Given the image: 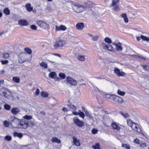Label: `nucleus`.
<instances>
[{
	"label": "nucleus",
	"mask_w": 149,
	"mask_h": 149,
	"mask_svg": "<svg viewBox=\"0 0 149 149\" xmlns=\"http://www.w3.org/2000/svg\"><path fill=\"white\" fill-rule=\"evenodd\" d=\"M12 120L10 123L11 126L13 128H21L20 127L21 123V120L15 117H11Z\"/></svg>",
	"instance_id": "f257e3e1"
},
{
	"label": "nucleus",
	"mask_w": 149,
	"mask_h": 149,
	"mask_svg": "<svg viewBox=\"0 0 149 149\" xmlns=\"http://www.w3.org/2000/svg\"><path fill=\"white\" fill-rule=\"evenodd\" d=\"M72 7L73 10L77 13H80L86 10V8L82 5L74 3L72 4Z\"/></svg>",
	"instance_id": "f03ea898"
},
{
	"label": "nucleus",
	"mask_w": 149,
	"mask_h": 149,
	"mask_svg": "<svg viewBox=\"0 0 149 149\" xmlns=\"http://www.w3.org/2000/svg\"><path fill=\"white\" fill-rule=\"evenodd\" d=\"M28 56V55L26 53H21L19 55V59L18 60L19 63H22L25 61H29L31 60V58L28 59L27 58Z\"/></svg>",
	"instance_id": "7ed1b4c3"
},
{
	"label": "nucleus",
	"mask_w": 149,
	"mask_h": 149,
	"mask_svg": "<svg viewBox=\"0 0 149 149\" xmlns=\"http://www.w3.org/2000/svg\"><path fill=\"white\" fill-rule=\"evenodd\" d=\"M65 44V41L63 40H59L56 41L54 45V49H57L59 47H62Z\"/></svg>",
	"instance_id": "20e7f679"
},
{
	"label": "nucleus",
	"mask_w": 149,
	"mask_h": 149,
	"mask_svg": "<svg viewBox=\"0 0 149 149\" xmlns=\"http://www.w3.org/2000/svg\"><path fill=\"white\" fill-rule=\"evenodd\" d=\"M101 46L103 49L107 50L110 51L112 52L114 50L113 46L109 44H106L105 43H102Z\"/></svg>",
	"instance_id": "39448f33"
},
{
	"label": "nucleus",
	"mask_w": 149,
	"mask_h": 149,
	"mask_svg": "<svg viewBox=\"0 0 149 149\" xmlns=\"http://www.w3.org/2000/svg\"><path fill=\"white\" fill-rule=\"evenodd\" d=\"M36 23L39 26L43 29H47L49 27L48 24L42 21H38Z\"/></svg>",
	"instance_id": "423d86ee"
},
{
	"label": "nucleus",
	"mask_w": 149,
	"mask_h": 149,
	"mask_svg": "<svg viewBox=\"0 0 149 149\" xmlns=\"http://www.w3.org/2000/svg\"><path fill=\"white\" fill-rule=\"evenodd\" d=\"M74 122L79 127H82L84 125V122L79 120L77 117H75L73 119Z\"/></svg>",
	"instance_id": "0eeeda50"
},
{
	"label": "nucleus",
	"mask_w": 149,
	"mask_h": 149,
	"mask_svg": "<svg viewBox=\"0 0 149 149\" xmlns=\"http://www.w3.org/2000/svg\"><path fill=\"white\" fill-rule=\"evenodd\" d=\"M66 81L67 83H69L73 86H75L77 84V81L70 77H67Z\"/></svg>",
	"instance_id": "6e6552de"
},
{
	"label": "nucleus",
	"mask_w": 149,
	"mask_h": 149,
	"mask_svg": "<svg viewBox=\"0 0 149 149\" xmlns=\"http://www.w3.org/2000/svg\"><path fill=\"white\" fill-rule=\"evenodd\" d=\"M114 72L118 77L123 76L125 74L124 72L123 71L120 72V70L117 67L114 68Z\"/></svg>",
	"instance_id": "1a4fd4ad"
},
{
	"label": "nucleus",
	"mask_w": 149,
	"mask_h": 149,
	"mask_svg": "<svg viewBox=\"0 0 149 149\" xmlns=\"http://www.w3.org/2000/svg\"><path fill=\"white\" fill-rule=\"evenodd\" d=\"M112 100H114L116 102L120 103L123 102V100L121 97L114 95L112 97Z\"/></svg>",
	"instance_id": "9d476101"
},
{
	"label": "nucleus",
	"mask_w": 149,
	"mask_h": 149,
	"mask_svg": "<svg viewBox=\"0 0 149 149\" xmlns=\"http://www.w3.org/2000/svg\"><path fill=\"white\" fill-rule=\"evenodd\" d=\"M49 77L50 78L54 79L55 81H58L59 79V78L57 77L56 72H50L49 74Z\"/></svg>",
	"instance_id": "9b49d317"
},
{
	"label": "nucleus",
	"mask_w": 149,
	"mask_h": 149,
	"mask_svg": "<svg viewBox=\"0 0 149 149\" xmlns=\"http://www.w3.org/2000/svg\"><path fill=\"white\" fill-rule=\"evenodd\" d=\"M112 44L116 46L115 49L118 51H121L123 49L121 43L118 42L117 43L113 42Z\"/></svg>",
	"instance_id": "f8f14e48"
},
{
	"label": "nucleus",
	"mask_w": 149,
	"mask_h": 149,
	"mask_svg": "<svg viewBox=\"0 0 149 149\" xmlns=\"http://www.w3.org/2000/svg\"><path fill=\"white\" fill-rule=\"evenodd\" d=\"M56 31H64L67 29L66 27L64 25H61L59 26L56 25L55 26Z\"/></svg>",
	"instance_id": "ddd939ff"
},
{
	"label": "nucleus",
	"mask_w": 149,
	"mask_h": 149,
	"mask_svg": "<svg viewBox=\"0 0 149 149\" xmlns=\"http://www.w3.org/2000/svg\"><path fill=\"white\" fill-rule=\"evenodd\" d=\"M73 143L77 146L80 145V140L75 136H73L72 137Z\"/></svg>",
	"instance_id": "4468645a"
},
{
	"label": "nucleus",
	"mask_w": 149,
	"mask_h": 149,
	"mask_svg": "<svg viewBox=\"0 0 149 149\" xmlns=\"http://www.w3.org/2000/svg\"><path fill=\"white\" fill-rule=\"evenodd\" d=\"M68 106L70 110L72 111L73 114L74 112H76L75 111L76 110V107L74 105L69 103L68 104Z\"/></svg>",
	"instance_id": "2eb2a0df"
},
{
	"label": "nucleus",
	"mask_w": 149,
	"mask_h": 149,
	"mask_svg": "<svg viewBox=\"0 0 149 149\" xmlns=\"http://www.w3.org/2000/svg\"><path fill=\"white\" fill-rule=\"evenodd\" d=\"M111 126L113 129L118 131L120 129V127L115 122H113L111 123Z\"/></svg>",
	"instance_id": "dca6fc26"
},
{
	"label": "nucleus",
	"mask_w": 149,
	"mask_h": 149,
	"mask_svg": "<svg viewBox=\"0 0 149 149\" xmlns=\"http://www.w3.org/2000/svg\"><path fill=\"white\" fill-rule=\"evenodd\" d=\"M138 124H136V123H133L132 125V126H131V127L134 130L136 131V132H140L141 130L140 129H139L138 127Z\"/></svg>",
	"instance_id": "f3484780"
},
{
	"label": "nucleus",
	"mask_w": 149,
	"mask_h": 149,
	"mask_svg": "<svg viewBox=\"0 0 149 149\" xmlns=\"http://www.w3.org/2000/svg\"><path fill=\"white\" fill-rule=\"evenodd\" d=\"M76 27L77 29L81 30L84 27V25L83 22L79 23L76 25Z\"/></svg>",
	"instance_id": "a211bd4d"
},
{
	"label": "nucleus",
	"mask_w": 149,
	"mask_h": 149,
	"mask_svg": "<svg viewBox=\"0 0 149 149\" xmlns=\"http://www.w3.org/2000/svg\"><path fill=\"white\" fill-rule=\"evenodd\" d=\"M20 111V109L18 107L12 108L11 109L12 113L14 115H16Z\"/></svg>",
	"instance_id": "6ab92c4d"
},
{
	"label": "nucleus",
	"mask_w": 149,
	"mask_h": 149,
	"mask_svg": "<svg viewBox=\"0 0 149 149\" xmlns=\"http://www.w3.org/2000/svg\"><path fill=\"white\" fill-rule=\"evenodd\" d=\"M18 24L19 25L22 26H25L28 25V22L25 20L21 19L19 20L18 22Z\"/></svg>",
	"instance_id": "aec40b11"
},
{
	"label": "nucleus",
	"mask_w": 149,
	"mask_h": 149,
	"mask_svg": "<svg viewBox=\"0 0 149 149\" xmlns=\"http://www.w3.org/2000/svg\"><path fill=\"white\" fill-rule=\"evenodd\" d=\"M28 123L23 121H21L20 126L23 129H26L28 127Z\"/></svg>",
	"instance_id": "412c9836"
},
{
	"label": "nucleus",
	"mask_w": 149,
	"mask_h": 149,
	"mask_svg": "<svg viewBox=\"0 0 149 149\" xmlns=\"http://www.w3.org/2000/svg\"><path fill=\"white\" fill-rule=\"evenodd\" d=\"M73 114L75 115H79L83 118H84L85 116L84 113L83 112L81 111L80 110H79L78 113L77 112H74Z\"/></svg>",
	"instance_id": "4be33fe9"
},
{
	"label": "nucleus",
	"mask_w": 149,
	"mask_h": 149,
	"mask_svg": "<svg viewBox=\"0 0 149 149\" xmlns=\"http://www.w3.org/2000/svg\"><path fill=\"white\" fill-rule=\"evenodd\" d=\"M92 2L89 1H86L84 2V6L86 8V10L87 8L90 7L92 5Z\"/></svg>",
	"instance_id": "5701e85b"
},
{
	"label": "nucleus",
	"mask_w": 149,
	"mask_h": 149,
	"mask_svg": "<svg viewBox=\"0 0 149 149\" xmlns=\"http://www.w3.org/2000/svg\"><path fill=\"white\" fill-rule=\"evenodd\" d=\"M25 6L27 11L31 12L33 10V8L31 7V5L30 3H27Z\"/></svg>",
	"instance_id": "b1692460"
},
{
	"label": "nucleus",
	"mask_w": 149,
	"mask_h": 149,
	"mask_svg": "<svg viewBox=\"0 0 149 149\" xmlns=\"http://www.w3.org/2000/svg\"><path fill=\"white\" fill-rule=\"evenodd\" d=\"M52 141L53 142H55L58 143L61 142V140L56 137H53L51 139Z\"/></svg>",
	"instance_id": "393cba45"
},
{
	"label": "nucleus",
	"mask_w": 149,
	"mask_h": 149,
	"mask_svg": "<svg viewBox=\"0 0 149 149\" xmlns=\"http://www.w3.org/2000/svg\"><path fill=\"white\" fill-rule=\"evenodd\" d=\"M13 136L15 137H18L19 138H21L23 136V135L21 133L15 132L14 133Z\"/></svg>",
	"instance_id": "a878e982"
},
{
	"label": "nucleus",
	"mask_w": 149,
	"mask_h": 149,
	"mask_svg": "<svg viewBox=\"0 0 149 149\" xmlns=\"http://www.w3.org/2000/svg\"><path fill=\"white\" fill-rule=\"evenodd\" d=\"M78 59L79 60L83 61H84L86 60L85 56L80 55H78Z\"/></svg>",
	"instance_id": "bb28decb"
},
{
	"label": "nucleus",
	"mask_w": 149,
	"mask_h": 149,
	"mask_svg": "<svg viewBox=\"0 0 149 149\" xmlns=\"http://www.w3.org/2000/svg\"><path fill=\"white\" fill-rule=\"evenodd\" d=\"M95 90L96 91L100 93L103 96V97H104L105 94H106L103 91H100V90L98 89L97 87H95Z\"/></svg>",
	"instance_id": "cd10ccee"
},
{
	"label": "nucleus",
	"mask_w": 149,
	"mask_h": 149,
	"mask_svg": "<svg viewBox=\"0 0 149 149\" xmlns=\"http://www.w3.org/2000/svg\"><path fill=\"white\" fill-rule=\"evenodd\" d=\"M121 16L124 18L125 22H128V20L127 19V15L126 13H123L122 14Z\"/></svg>",
	"instance_id": "c85d7f7f"
},
{
	"label": "nucleus",
	"mask_w": 149,
	"mask_h": 149,
	"mask_svg": "<svg viewBox=\"0 0 149 149\" xmlns=\"http://www.w3.org/2000/svg\"><path fill=\"white\" fill-rule=\"evenodd\" d=\"M92 148L94 149H100V146L99 143H95L92 146Z\"/></svg>",
	"instance_id": "c756f323"
},
{
	"label": "nucleus",
	"mask_w": 149,
	"mask_h": 149,
	"mask_svg": "<svg viewBox=\"0 0 149 149\" xmlns=\"http://www.w3.org/2000/svg\"><path fill=\"white\" fill-rule=\"evenodd\" d=\"M13 81L16 83H19L20 82V79L17 77H13L12 79Z\"/></svg>",
	"instance_id": "7c9ffc66"
},
{
	"label": "nucleus",
	"mask_w": 149,
	"mask_h": 149,
	"mask_svg": "<svg viewBox=\"0 0 149 149\" xmlns=\"http://www.w3.org/2000/svg\"><path fill=\"white\" fill-rule=\"evenodd\" d=\"M3 12L4 14L6 15H9L10 14V10L7 8H6L4 9Z\"/></svg>",
	"instance_id": "2f4dec72"
},
{
	"label": "nucleus",
	"mask_w": 149,
	"mask_h": 149,
	"mask_svg": "<svg viewBox=\"0 0 149 149\" xmlns=\"http://www.w3.org/2000/svg\"><path fill=\"white\" fill-rule=\"evenodd\" d=\"M140 38L143 40L148 41H149V38L143 35H141L140 36Z\"/></svg>",
	"instance_id": "473e14b6"
},
{
	"label": "nucleus",
	"mask_w": 149,
	"mask_h": 149,
	"mask_svg": "<svg viewBox=\"0 0 149 149\" xmlns=\"http://www.w3.org/2000/svg\"><path fill=\"white\" fill-rule=\"evenodd\" d=\"M10 57V55L9 53H5L3 54L2 57L5 59L8 58Z\"/></svg>",
	"instance_id": "72a5a7b5"
},
{
	"label": "nucleus",
	"mask_w": 149,
	"mask_h": 149,
	"mask_svg": "<svg viewBox=\"0 0 149 149\" xmlns=\"http://www.w3.org/2000/svg\"><path fill=\"white\" fill-rule=\"evenodd\" d=\"M41 95L43 97H47L48 95V93L46 92L42 91L41 93Z\"/></svg>",
	"instance_id": "f704fd0d"
},
{
	"label": "nucleus",
	"mask_w": 149,
	"mask_h": 149,
	"mask_svg": "<svg viewBox=\"0 0 149 149\" xmlns=\"http://www.w3.org/2000/svg\"><path fill=\"white\" fill-rule=\"evenodd\" d=\"M40 65L42 67H43L44 68H46L47 67V64L44 62H42L40 63Z\"/></svg>",
	"instance_id": "c9c22d12"
},
{
	"label": "nucleus",
	"mask_w": 149,
	"mask_h": 149,
	"mask_svg": "<svg viewBox=\"0 0 149 149\" xmlns=\"http://www.w3.org/2000/svg\"><path fill=\"white\" fill-rule=\"evenodd\" d=\"M114 95H111L109 94H105L104 97L107 98H110L112 100L113 98L112 97Z\"/></svg>",
	"instance_id": "e433bc0d"
},
{
	"label": "nucleus",
	"mask_w": 149,
	"mask_h": 149,
	"mask_svg": "<svg viewBox=\"0 0 149 149\" xmlns=\"http://www.w3.org/2000/svg\"><path fill=\"white\" fill-rule=\"evenodd\" d=\"M118 94L121 96H124L125 94V93L123 91H121L120 89H118L117 91Z\"/></svg>",
	"instance_id": "4c0bfd02"
},
{
	"label": "nucleus",
	"mask_w": 149,
	"mask_h": 149,
	"mask_svg": "<svg viewBox=\"0 0 149 149\" xmlns=\"http://www.w3.org/2000/svg\"><path fill=\"white\" fill-rule=\"evenodd\" d=\"M85 113L86 116L89 117L91 119L93 118V116L89 113L87 110L85 111Z\"/></svg>",
	"instance_id": "58836bf2"
},
{
	"label": "nucleus",
	"mask_w": 149,
	"mask_h": 149,
	"mask_svg": "<svg viewBox=\"0 0 149 149\" xmlns=\"http://www.w3.org/2000/svg\"><path fill=\"white\" fill-rule=\"evenodd\" d=\"M104 41L110 44L111 43L112 41L111 39L109 38L106 37L104 39Z\"/></svg>",
	"instance_id": "ea45409f"
},
{
	"label": "nucleus",
	"mask_w": 149,
	"mask_h": 149,
	"mask_svg": "<svg viewBox=\"0 0 149 149\" xmlns=\"http://www.w3.org/2000/svg\"><path fill=\"white\" fill-rule=\"evenodd\" d=\"M122 147H124L126 149H130V147L128 144H122Z\"/></svg>",
	"instance_id": "a19ab883"
},
{
	"label": "nucleus",
	"mask_w": 149,
	"mask_h": 149,
	"mask_svg": "<svg viewBox=\"0 0 149 149\" xmlns=\"http://www.w3.org/2000/svg\"><path fill=\"white\" fill-rule=\"evenodd\" d=\"M25 51L28 54H30L32 53L31 50L29 48H25Z\"/></svg>",
	"instance_id": "79ce46f5"
},
{
	"label": "nucleus",
	"mask_w": 149,
	"mask_h": 149,
	"mask_svg": "<svg viewBox=\"0 0 149 149\" xmlns=\"http://www.w3.org/2000/svg\"><path fill=\"white\" fill-rule=\"evenodd\" d=\"M119 2V0H113L111 6H115L117 5V3Z\"/></svg>",
	"instance_id": "37998d69"
},
{
	"label": "nucleus",
	"mask_w": 149,
	"mask_h": 149,
	"mask_svg": "<svg viewBox=\"0 0 149 149\" xmlns=\"http://www.w3.org/2000/svg\"><path fill=\"white\" fill-rule=\"evenodd\" d=\"M4 108L6 110H9L10 109L11 107L9 105L6 104L4 105Z\"/></svg>",
	"instance_id": "c03bdc74"
},
{
	"label": "nucleus",
	"mask_w": 149,
	"mask_h": 149,
	"mask_svg": "<svg viewBox=\"0 0 149 149\" xmlns=\"http://www.w3.org/2000/svg\"><path fill=\"white\" fill-rule=\"evenodd\" d=\"M24 118L26 120H30L32 118V116H31L26 115L24 117Z\"/></svg>",
	"instance_id": "a18cd8bd"
},
{
	"label": "nucleus",
	"mask_w": 149,
	"mask_h": 149,
	"mask_svg": "<svg viewBox=\"0 0 149 149\" xmlns=\"http://www.w3.org/2000/svg\"><path fill=\"white\" fill-rule=\"evenodd\" d=\"M59 76L61 79H64L65 77V74L63 73H60L59 74Z\"/></svg>",
	"instance_id": "49530a36"
},
{
	"label": "nucleus",
	"mask_w": 149,
	"mask_h": 149,
	"mask_svg": "<svg viewBox=\"0 0 149 149\" xmlns=\"http://www.w3.org/2000/svg\"><path fill=\"white\" fill-rule=\"evenodd\" d=\"M5 139L8 141H10L11 140V137L9 135H6L5 137Z\"/></svg>",
	"instance_id": "de8ad7c7"
},
{
	"label": "nucleus",
	"mask_w": 149,
	"mask_h": 149,
	"mask_svg": "<svg viewBox=\"0 0 149 149\" xmlns=\"http://www.w3.org/2000/svg\"><path fill=\"white\" fill-rule=\"evenodd\" d=\"M113 6H114L113 8V9L114 10L116 11H118L119 10L120 8L118 5Z\"/></svg>",
	"instance_id": "09e8293b"
},
{
	"label": "nucleus",
	"mask_w": 149,
	"mask_h": 149,
	"mask_svg": "<svg viewBox=\"0 0 149 149\" xmlns=\"http://www.w3.org/2000/svg\"><path fill=\"white\" fill-rule=\"evenodd\" d=\"M3 125L5 127H8L9 125V123L8 121L6 120L4 122Z\"/></svg>",
	"instance_id": "8fccbe9b"
},
{
	"label": "nucleus",
	"mask_w": 149,
	"mask_h": 149,
	"mask_svg": "<svg viewBox=\"0 0 149 149\" xmlns=\"http://www.w3.org/2000/svg\"><path fill=\"white\" fill-rule=\"evenodd\" d=\"M40 93V90L39 88H37L36 89L35 92L34 93V94L36 96L38 95Z\"/></svg>",
	"instance_id": "3c124183"
},
{
	"label": "nucleus",
	"mask_w": 149,
	"mask_h": 149,
	"mask_svg": "<svg viewBox=\"0 0 149 149\" xmlns=\"http://www.w3.org/2000/svg\"><path fill=\"white\" fill-rule=\"evenodd\" d=\"M92 37V39L94 41L97 40L98 38V36L97 35L93 36Z\"/></svg>",
	"instance_id": "603ef678"
},
{
	"label": "nucleus",
	"mask_w": 149,
	"mask_h": 149,
	"mask_svg": "<svg viewBox=\"0 0 149 149\" xmlns=\"http://www.w3.org/2000/svg\"><path fill=\"white\" fill-rule=\"evenodd\" d=\"M133 123L132 120H127V123L128 125L130 127H131Z\"/></svg>",
	"instance_id": "864d4df0"
},
{
	"label": "nucleus",
	"mask_w": 149,
	"mask_h": 149,
	"mask_svg": "<svg viewBox=\"0 0 149 149\" xmlns=\"http://www.w3.org/2000/svg\"><path fill=\"white\" fill-rule=\"evenodd\" d=\"M120 114L122 115L123 117H124L125 118H126L127 117H129V115L128 113H125L124 114L122 112H120Z\"/></svg>",
	"instance_id": "5fc2aeb1"
},
{
	"label": "nucleus",
	"mask_w": 149,
	"mask_h": 149,
	"mask_svg": "<svg viewBox=\"0 0 149 149\" xmlns=\"http://www.w3.org/2000/svg\"><path fill=\"white\" fill-rule=\"evenodd\" d=\"M120 114L122 115L123 117H124L125 118H126L127 117H129V115L128 113H125L124 114L122 112H120Z\"/></svg>",
	"instance_id": "6e6d98bb"
},
{
	"label": "nucleus",
	"mask_w": 149,
	"mask_h": 149,
	"mask_svg": "<svg viewBox=\"0 0 149 149\" xmlns=\"http://www.w3.org/2000/svg\"><path fill=\"white\" fill-rule=\"evenodd\" d=\"M1 62L2 64H7L8 62V61L7 60H1Z\"/></svg>",
	"instance_id": "4d7b16f0"
},
{
	"label": "nucleus",
	"mask_w": 149,
	"mask_h": 149,
	"mask_svg": "<svg viewBox=\"0 0 149 149\" xmlns=\"http://www.w3.org/2000/svg\"><path fill=\"white\" fill-rule=\"evenodd\" d=\"M140 145L142 147H144L146 146V145L145 142H142L140 143Z\"/></svg>",
	"instance_id": "13d9d810"
},
{
	"label": "nucleus",
	"mask_w": 149,
	"mask_h": 149,
	"mask_svg": "<svg viewBox=\"0 0 149 149\" xmlns=\"http://www.w3.org/2000/svg\"><path fill=\"white\" fill-rule=\"evenodd\" d=\"M31 28L33 30H36L37 29V27L34 25H32L31 26Z\"/></svg>",
	"instance_id": "bf43d9fd"
},
{
	"label": "nucleus",
	"mask_w": 149,
	"mask_h": 149,
	"mask_svg": "<svg viewBox=\"0 0 149 149\" xmlns=\"http://www.w3.org/2000/svg\"><path fill=\"white\" fill-rule=\"evenodd\" d=\"M97 130L95 129H93L92 130V132L93 134H95L97 132Z\"/></svg>",
	"instance_id": "052dcab7"
},
{
	"label": "nucleus",
	"mask_w": 149,
	"mask_h": 149,
	"mask_svg": "<svg viewBox=\"0 0 149 149\" xmlns=\"http://www.w3.org/2000/svg\"><path fill=\"white\" fill-rule=\"evenodd\" d=\"M28 124L31 127L35 125L34 123L31 121L29 122Z\"/></svg>",
	"instance_id": "680f3d73"
},
{
	"label": "nucleus",
	"mask_w": 149,
	"mask_h": 149,
	"mask_svg": "<svg viewBox=\"0 0 149 149\" xmlns=\"http://www.w3.org/2000/svg\"><path fill=\"white\" fill-rule=\"evenodd\" d=\"M139 140L137 138L136 139L134 140V142L136 143H139Z\"/></svg>",
	"instance_id": "e2e57ef3"
},
{
	"label": "nucleus",
	"mask_w": 149,
	"mask_h": 149,
	"mask_svg": "<svg viewBox=\"0 0 149 149\" xmlns=\"http://www.w3.org/2000/svg\"><path fill=\"white\" fill-rule=\"evenodd\" d=\"M62 110L64 112L68 111V110L65 107H63L62 108Z\"/></svg>",
	"instance_id": "0e129e2a"
},
{
	"label": "nucleus",
	"mask_w": 149,
	"mask_h": 149,
	"mask_svg": "<svg viewBox=\"0 0 149 149\" xmlns=\"http://www.w3.org/2000/svg\"><path fill=\"white\" fill-rule=\"evenodd\" d=\"M53 54L54 55H55V56H58L59 57H61V55L59 54Z\"/></svg>",
	"instance_id": "69168bd1"
},
{
	"label": "nucleus",
	"mask_w": 149,
	"mask_h": 149,
	"mask_svg": "<svg viewBox=\"0 0 149 149\" xmlns=\"http://www.w3.org/2000/svg\"><path fill=\"white\" fill-rule=\"evenodd\" d=\"M3 80H0V85L1 84H3Z\"/></svg>",
	"instance_id": "338daca9"
},
{
	"label": "nucleus",
	"mask_w": 149,
	"mask_h": 149,
	"mask_svg": "<svg viewBox=\"0 0 149 149\" xmlns=\"http://www.w3.org/2000/svg\"><path fill=\"white\" fill-rule=\"evenodd\" d=\"M82 110L84 111V112H85V111H87V110L85 108V107H82Z\"/></svg>",
	"instance_id": "774afa93"
}]
</instances>
